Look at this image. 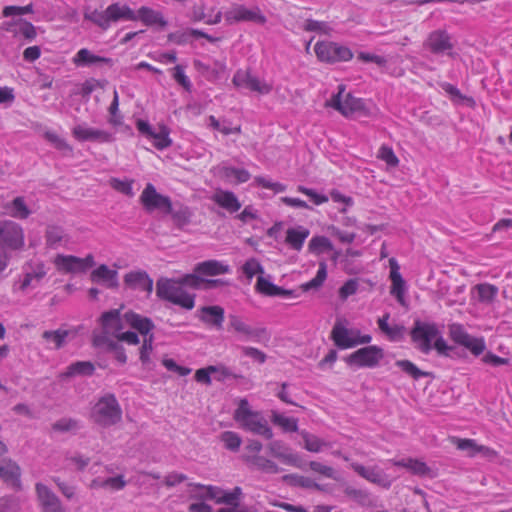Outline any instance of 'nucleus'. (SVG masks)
<instances>
[{"instance_id": "2eb2a0df", "label": "nucleus", "mask_w": 512, "mask_h": 512, "mask_svg": "<svg viewBox=\"0 0 512 512\" xmlns=\"http://www.w3.org/2000/svg\"><path fill=\"white\" fill-rule=\"evenodd\" d=\"M236 87L246 88L250 91L268 94L271 87L262 83L258 77L252 75L249 71L237 70L232 79Z\"/></svg>"}, {"instance_id": "680f3d73", "label": "nucleus", "mask_w": 512, "mask_h": 512, "mask_svg": "<svg viewBox=\"0 0 512 512\" xmlns=\"http://www.w3.org/2000/svg\"><path fill=\"white\" fill-rule=\"evenodd\" d=\"M278 285L263 276H259L256 283V291L265 296L274 297Z\"/></svg>"}, {"instance_id": "3c124183", "label": "nucleus", "mask_w": 512, "mask_h": 512, "mask_svg": "<svg viewBox=\"0 0 512 512\" xmlns=\"http://www.w3.org/2000/svg\"><path fill=\"white\" fill-rule=\"evenodd\" d=\"M308 250L311 253L320 254L323 251L333 250V244L326 236H314L308 244Z\"/></svg>"}, {"instance_id": "ea45409f", "label": "nucleus", "mask_w": 512, "mask_h": 512, "mask_svg": "<svg viewBox=\"0 0 512 512\" xmlns=\"http://www.w3.org/2000/svg\"><path fill=\"white\" fill-rule=\"evenodd\" d=\"M170 128L165 124L158 125V131L153 130L149 139H153V146L158 150H164L172 145Z\"/></svg>"}, {"instance_id": "7c9ffc66", "label": "nucleus", "mask_w": 512, "mask_h": 512, "mask_svg": "<svg viewBox=\"0 0 512 512\" xmlns=\"http://www.w3.org/2000/svg\"><path fill=\"white\" fill-rule=\"evenodd\" d=\"M309 234V229L301 225L288 228L286 231L285 243L293 250L300 251Z\"/></svg>"}, {"instance_id": "b1692460", "label": "nucleus", "mask_w": 512, "mask_h": 512, "mask_svg": "<svg viewBox=\"0 0 512 512\" xmlns=\"http://www.w3.org/2000/svg\"><path fill=\"white\" fill-rule=\"evenodd\" d=\"M91 281L104 284L107 288L117 289L119 287L117 270L110 269L106 264H101L90 274Z\"/></svg>"}, {"instance_id": "4468645a", "label": "nucleus", "mask_w": 512, "mask_h": 512, "mask_svg": "<svg viewBox=\"0 0 512 512\" xmlns=\"http://www.w3.org/2000/svg\"><path fill=\"white\" fill-rule=\"evenodd\" d=\"M35 489L42 512H66L59 497L48 486L37 483Z\"/></svg>"}, {"instance_id": "c756f323", "label": "nucleus", "mask_w": 512, "mask_h": 512, "mask_svg": "<svg viewBox=\"0 0 512 512\" xmlns=\"http://www.w3.org/2000/svg\"><path fill=\"white\" fill-rule=\"evenodd\" d=\"M193 65L195 69L210 82L219 80L226 70V65L220 61H215L214 67H211L200 60H194Z\"/></svg>"}, {"instance_id": "423d86ee", "label": "nucleus", "mask_w": 512, "mask_h": 512, "mask_svg": "<svg viewBox=\"0 0 512 512\" xmlns=\"http://www.w3.org/2000/svg\"><path fill=\"white\" fill-rule=\"evenodd\" d=\"M449 336L456 344L468 349L475 357L480 356L486 350L484 338L472 336L461 324H451Z\"/></svg>"}, {"instance_id": "6e6d98bb", "label": "nucleus", "mask_w": 512, "mask_h": 512, "mask_svg": "<svg viewBox=\"0 0 512 512\" xmlns=\"http://www.w3.org/2000/svg\"><path fill=\"white\" fill-rule=\"evenodd\" d=\"M44 138L59 151L70 154L73 152L72 146L55 132L46 131L44 133Z\"/></svg>"}, {"instance_id": "09e8293b", "label": "nucleus", "mask_w": 512, "mask_h": 512, "mask_svg": "<svg viewBox=\"0 0 512 512\" xmlns=\"http://www.w3.org/2000/svg\"><path fill=\"white\" fill-rule=\"evenodd\" d=\"M65 237L64 229L58 225H48L45 231L46 245L56 248Z\"/></svg>"}, {"instance_id": "39448f33", "label": "nucleus", "mask_w": 512, "mask_h": 512, "mask_svg": "<svg viewBox=\"0 0 512 512\" xmlns=\"http://www.w3.org/2000/svg\"><path fill=\"white\" fill-rule=\"evenodd\" d=\"M440 334L435 323L424 322L419 319L414 321V325L410 331L412 341L416 344L417 349L422 353L428 354L433 349L432 342Z\"/></svg>"}, {"instance_id": "37998d69", "label": "nucleus", "mask_w": 512, "mask_h": 512, "mask_svg": "<svg viewBox=\"0 0 512 512\" xmlns=\"http://www.w3.org/2000/svg\"><path fill=\"white\" fill-rule=\"evenodd\" d=\"M395 365L414 380H419L422 377H430L433 375L432 372H427L419 369L410 360H397L395 362Z\"/></svg>"}, {"instance_id": "de8ad7c7", "label": "nucleus", "mask_w": 512, "mask_h": 512, "mask_svg": "<svg viewBox=\"0 0 512 512\" xmlns=\"http://www.w3.org/2000/svg\"><path fill=\"white\" fill-rule=\"evenodd\" d=\"M271 421L274 425L280 426L284 432H296L298 420L293 417H286L277 411H272Z\"/></svg>"}, {"instance_id": "a18cd8bd", "label": "nucleus", "mask_w": 512, "mask_h": 512, "mask_svg": "<svg viewBox=\"0 0 512 512\" xmlns=\"http://www.w3.org/2000/svg\"><path fill=\"white\" fill-rule=\"evenodd\" d=\"M69 335L70 331L65 329L46 330L42 333V338L47 342H52L54 344V349L59 350L64 347Z\"/></svg>"}, {"instance_id": "f03ea898", "label": "nucleus", "mask_w": 512, "mask_h": 512, "mask_svg": "<svg viewBox=\"0 0 512 512\" xmlns=\"http://www.w3.org/2000/svg\"><path fill=\"white\" fill-rule=\"evenodd\" d=\"M91 417L102 427L118 424L122 420V408L116 396L113 393H107L100 397L92 409Z\"/></svg>"}, {"instance_id": "052dcab7", "label": "nucleus", "mask_w": 512, "mask_h": 512, "mask_svg": "<svg viewBox=\"0 0 512 512\" xmlns=\"http://www.w3.org/2000/svg\"><path fill=\"white\" fill-rule=\"evenodd\" d=\"M308 465L309 468L315 472L319 473L327 478L338 480L336 476V471L333 467L324 465L318 461H310L308 463L305 462V466Z\"/></svg>"}, {"instance_id": "69168bd1", "label": "nucleus", "mask_w": 512, "mask_h": 512, "mask_svg": "<svg viewBox=\"0 0 512 512\" xmlns=\"http://www.w3.org/2000/svg\"><path fill=\"white\" fill-rule=\"evenodd\" d=\"M180 284L185 289V287H190L193 289H201L205 278H202L199 274H186L182 277L178 278Z\"/></svg>"}, {"instance_id": "f704fd0d", "label": "nucleus", "mask_w": 512, "mask_h": 512, "mask_svg": "<svg viewBox=\"0 0 512 512\" xmlns=\"http://www.w3.org/2000/svg\"><path fill=\"white\" fill-rule=\"evenodd\" d=\"M213 201L220 207L230 213L237 212L241 208V203L234 192L228 190H220L213 195Z\"/></svg>"}, {"instance_id": "c85d7f7f", "label": "nucleus", "mask_w": 512, "mask_h": 512, "mask_svg": "<svg viewBox=\"0 0 512 512\" xmlns=\"http://www.w3.org/2000/svg\"><path fill=\"white\" fill-rule=\"evenodd\" d=\"M5 24L7 31L14 33L15 36H22L27 41H32L37 36L35 26L27 20L19 19Z\"/></svg>"}, {"instance_id": "393cba45", "label": "nucleus", "mask_w": 512, "mask_h": 512, "mask_svg": "<svg viewBox=\"0 0 512 512\" xmlns=\"http://www.w3.org/2000/svg\"><path fill=\"white\" fill-rule=\"evenodd\" d=\"M73 63L77 67H91L100 64L112 67L114 65V60L109 57L95 55L89 49L82 48L75 54Z\"/></svg>"}, {"instance_id": "774afa93", "label": "nucleus", "mask_w": 512, "mask_h": 512, "mask_svg": "<svg viewBox=\"0 0 512 512\" xmlns=\"http://www.w3.org/2000/svg\"><path fill=\"white\" fill-rule=\"evenodd\" d=\"M174 80L181 85L187 92L192 90V83L188 76L185 74L184 67L182 65H176L173 69Z\"/></svg>"}, {"instance_id": "4d7b16f0", "label": "nucleus", "mask_w": 512, "mask_h": 512, "mask_svg": "<svg viewBox=\"0 0 512 512\" xmlns=\"http://www.w3.org/2000/svg\"><path fill=\"white\" fill-rule=\"evenodd\" d=\"M44 138L59 151L70 154L73 152L72 146L55 132L46 131L44 133Z\"/></svg>"}, {"instance_id": "8fccbe9b", "label": "nucleus", "mask_w": 512, "mask_h": 512, "mask_svg": "<svg viewBox=\"0 0 512 512\" xmlns=\"http://www.w3.org/2000/svg\"><path fill=\"white\" fill-rule=\"evenodd\" d=\"M222 175L227 180L235 179L236 183H245L251 178V174L248 170L231 166L223 167Z\"/></svg>"}, {"instance_id": "6ab92c4d", "label": "nucleus", "mask_w": 512, "mask_h": 512, "mask_svg": "<svg viewBox=\"0 0 512 512\" xmlns=\"http://www.w3.org/2000/svg\"><path fill=\"white\" fill-rule=\"evenodd\" d=\"M389 265L392 282L390 293L396 297L401 305H405L406 282L400 273V266L395 258L389 259Z\"/></svg>"}, {"instance_id": "0eeeda50", "label": "nucleus", "mask_w": 512, "mask_h": 512, "mask_svg": "<svg viewBox=\"0 0 512 512\" xmlns=\"http://www.w3.org/2000/svg\"><path fill=\"white\" fill-rule=\"evenodd\" d=\"M140 202L144 209L149 213L159 211L163 214H167V212L171 211L172 208V201L170 197L158 193L152 183L146 184L140 196Z\"/></svg>"}, {"instance_id": "aec40b11", "label": "nucleus", "mask_w": 512, "mask_h": 512, "mask_svg": "<svg viewBox=\"0 0 512 512\" xmlns=\"http://www.w3.org/2000/svg\"><path fill=\"white\" fill-rule=\"evenodd\" d=\"M2 482L14 491L22 489L21 468L11 459H2Z\"/></svg>"}, {"instance_id": "5fc2aeb1", "label": "nucleus", "mask_w": 512, "mask_h": 512, "mask_svg": "<svg viewBox=\"0 0 512 512\" xmlns=\"http://www.w3.org/2000/svg\"><path fill=\"white\" fill-rule=\"evenodd\" d=\"M441 88L451 97V100L457 103L466 102L469 106L474 104L472 97H467L461 93V91L453 84L444 82L441 84Z\"/></svg>"}, {"instance_id": "e2e57ef3", "label": "nucleus", "mask_w": 512, "mask_h": 512, "mask_svg": "<svg viewBox=\"0 0 512 512\" xmlns=\"http://www.w3.org/2000/svg\"><path fill=\"white\" fill-rule=\"evenodd\" d=\"M242 271L248 279H252L256 274L264 273V268L255 258L248 259L242 266Z\"/></svg>"}, {"instance_id": "9d476101", "label": "nucleus", "mask_w": 512, "mask_h": 512, "mask_svg": "<svg viewBox=\"0 0 512 512\" xmlns=\"http://www.w3.org/2000/svg\"><path fill=\"white\" fill-rule=\"evenodd\" d=\"M344 91V86H339V92L332 97V106L342 113L344 116H348L355 112H360L363 115H368L369 110L366 107L365 100L362 98H356L351 94H347L344 101L341 100V94Z\"/></svg>"}, {"instance_id": "a211bd4d", "label": "nucleus", "mask_w": 512, "mask_h": 512, "mask_svg": "<svg viewBox=\"0 0 512 512\" xmlns=\"http://www.w3.org/2000/svg\"><path fill=\"white\" fill-rule=\"evenodd\" d=\"M123 319L143 337L154 335L152 331L155 329V324L151 318L129 310L123 315Z\"/></svg>"}, {"instance_id": "0e129e2a", "label": "nucleus", "mask_w": 512, "mask_h": 512, "mask_svg": "<svg viewBox=\"0 0 512 512\" xmlns=\"http://www.w3.org/2000/svg\"><path fill=\"white\" fill-rule=\"evenodd\" d=\"M255 413L251 411L248 400L244 398L240 400L238 408L235 410L234 419L242 424Z\"/></svg>"}, {"instance_id": "dca6fc26", "label": "nucleus", "mask_w": 512, "mask_h": 512, "mask_svg": "<svg viewBox=\"0 0 512 512\" xmlns=\"http://www.w3.org/2000/svg\"><path fill=\"white\" fill-rule=\"evenodd\" d=\"M268 448L271 455L275 458L280 459L288 465L305 470V461L298 454L289 452V448L286 447L282 441H272Z\"/></svg>"}, {"instance_id": "72a5a7b5", "label": "nucleus", "mask_w": 512, "mask_h": 512, "mask_svg": "<svg viewBox=\"0 0 512 512\" xmlns=\"http://www.w3.org/2000/svg\"><path fill=\"white\" fill-rule=\"evenodd\" d=\"M242 426L258 435L265 437L270 440L273 437L272 429L267 425V422L259 417V414L256 412L251 418H248L242 423Z\"/></svg>"}, {"instance_id": "c9c22d12", "label": "nucleus", "mask_w": 512, "mask_h": 512, "mask_svg": "<svg viewBox=\"0 0 512 512\" xmlns=\"http://www.w3.org/2000/svg\"><path fill=\"white\" fill-rule=\"evenodd\" d=\"M167 214L171 215L174 224L178 228L189 225L193 216L190 207L179 202L176 204L172 203L171 211L167 212Z\"/></svg>"}, {"instance_id": "5701e85b", "label": "nucleus", "mask_w": 512, "mask_h": 512, "mask_svg": "<svg viewBox=\"0 0 512 512\" xmlns=\"http://www.w3.org/2000/svg\"><path fill=\"white\" fill-rule=\"evenodd\" d=\"M353 469L358 475L371 483L386 489L391 486V481L388 479L387 475L377 467H365L361 464H354Z\"/></svg>"}, {"instance_id": "6e6552de", "label": "nucleus", "mask_w": 512, "mask_h": 512, "mask_svg": "<svg viewBox=\"0 0 512 512\" xmlns=\"http://www.w3.org/2000/svg\"><path fill=\"white\" fill-rule=\"evenodd\" d=\"M425 49L434 55H452L454 43L452 36L445 29L430 32L423 43Z\"/></svg>"}, {"instance_id": "4c0bfd02", "label": "nucleus", "mask_w": 512, "mask_h": 512, "mask_svg": "<svg viewBox=\"0 0 512 512\" xmlns=\"http://www.w3.org/2000/svg\"><path fill=\"white\" fill-rule=\"evenodd\" d=\"M392 464L397 467H403L408 469L412 474L417 476H427L431 472L430 467L423 461L405 458L400 460H391Z\"/></svg>"}, {"instance_id": "9b49d317", "label": "nucleus", "mask_w": 512, "mask_h": 512, "mask_svg": "<svg viewBox=\"0 0 512 512\" xmlns=\"http://www.w3.org/2000/svg\"><path fill=\"white\" fill-rule=\"evenodd\" d=\"M225 19L229 24L238 22H253L263 25L267 22L266 16L258 7L248 9L244 5L233 6L225 13Z\"/></svg>"}, {"instance_id": "864d4df0", "label": "nucleus", "mask_w": 512, "mask_h": 512, "mask_svg": "<svg viewBox=\"0 0 512 512\" xmlns=\"http://www.w3.org/2000/svg\"><path fill=\"white\" fill-rule=\"evenodd\" d=\"M303 441H304V448L309 452H315L318 453L322 450L324 446H327L328 444L320 439L319 437L310 434L306 431L301 432Z\"/></svg>"}, {"instance_id": "79ce46f5", "label": "nucleus", "mask_w": 512, "mask_h": 512, "mask_svg": "<svg viewBox=\"0 0 512 512\" xmlns=\"http://www.w3.org/2000/svg\"><path fill=\"white\" fill-rule=\"evenodd\" d=\"M327 278V264L325 261L319 262V268L316 276L310 281L303 283L300 285V288L303 292H308L310 290H318L322 287L323 283Z\"/></svg>"}, {"instance_id": "cd10ccee", "label": "nucleus", "mask_w": 512, "mask_h": 512, "mask_svg": "<svg viewBox=\"0 0 512 512\" xmlns=\"http://www.w3.org/2000/svg\"><path fill=\"white\" fill-rule=\"evenodd\" d=\"M105 16L109 26L111 22L120 20L136 21V13L128 5H121L119 2L109 5L105 10Z\"/></svg>"}, {"instance_id": "f257e3e1", "label": "nucleus", "mask_w": 512, "mask_h": 512, "mask_svg": "<svg viewBox=\"0 0 512 512\" xmlns=\"http://www.w3.org/2000/svg\"><path fill=\"white\" fill-rule=\"evenodd\" d=\"M156 295L160 300L168 301L188 311L195 307L196 294L188 293L178 278L160 277L156 282Z\"/></svg>"}, {"instance_id": "412c9836", "label": "nucleus", "mask_w": 512, "mask_h": 512, "mask_svg": "<svg viewBox=\"0 0 512 512\" xmlns=\"http://www.w3.org/2000/svg\"><path fill=\"white\" fill-rule=\"evenodd\" d=\"M356 333L357 335L360 334L359 330L352 331L349 330L347 327L342 325L341 323H336L333 326V329L331 331L330 338L334 342V345L339 349H349L356 347V342L354 341L355 337L351 336V334Z\"/></svg>"}, {"instance_id": "f8f14e48", "label": "nucleus", "mask_w": 512, "mask_h": 512, "mask_svg": "<svg viewBox=\"0 0 512 512\" xmlns=\"http://www.w3.org/2000/svg\"><path fill=\"white\" fill-rule=\"evenodd\" d=\"M24 246V231L12 220H2V249L20 250Z\"/></svg>"}, {"instance_id": "a878e982", "label": "nucleus", "mask_w": 512, "mask_h": 512, "mask_svg": "<svg viewBox=\"0 0 512 512\" xmlns=\"http://www.w3.org/2000/svg\"><path fill=\"white\" fill-rule=\"evenodd\" d=\"M100 323L104 334H112L114 337L123 330V323L119 309H111L102 313Z\"/></svg>"}, {"instance_id": "473e14b6", "label": "nucleus", "mask_w": 512, "mask_h": 512, "mask_svg": "<svg viewBox=\"0 0 512 512\" xmlns=\"http://www.w3.org/2000/svg\"><path fill=\"white\" fill-rule=\"evenodd\" d=\"M55 265L64 273H84L82 261L74 255H57Z\"/></svg>"}, {"instance_id": "a19ab883", "label": "nucleus", "mask_w": 512, "mask_h": 512, "mask_svg": "<svg viewBox=\"0 0 512 512\" xmlns=\"http://www.w3.org/2000/svg\"><path fill=\"white\" fill-rule=\"evenodd\" d=\"M245 461L253 464L257 469L266 473L276 474L281 471V468L275 462L263 456H247Z\"/></svg>"}, {"instance_id": "f3484780", "label": "nucleus", "mask_w": 512, "mask_h": 512, "mask_svg": "<svg viewBox=\"0 0 512 512\" xmlns=\"http://www.w3.org/2000/svg\"><path fill=\"white\" fill-rule=\"evenodd\" d=\"M124 285L129 289L150 294L153 290V279L144 270L130 271L124 275Z\"/></svg>"}, {"instance_id": "20e7f679", "label": "nucleus", "mask_w": 512, "mask_h": 512, "mask_svg": "<svg viewBox=\"0 0 512 512\" xmlns=\"http://www.w3.org/2000/svg\"><path fill=\"white\" fill-rule=\"evenodd\" d=\"M384 357V350L377 345L362 347L344 358L352 368H375Z\"/></svg>"}, {"instance_id": "49530a36", "label": "nucleus", "mask_w": 512, "mask_h": 512, "mask_svg": "<svg viewBox=\"0 0 512 512\" xmlns=\"http://www.w3.org/2000/svg\"><path fill=\"white\" fill-rule=\"evenodd\" d=\"M189 486L194 487L196 489L203 490L202 493L196 495V498L200 500H214L218 504V500L220 498L223 489L218 486L213 485H204L201 483H190Z\"/></svg>"}, {"instance_id": "1a4fd4ad", "label": "nucleus", "mask_w": 512, "mask_h": 512, "mask_svg": "<svg viewBox=\"0 0 512 512\" xmlns=\"http://www.w3.org/2000/svg\"><path fill=\"white\" fill-rule=\"evenodd\" d=\"M229 324L228 329L233 330L239 334L244 340H253L256 342L267 341L270 338L269 333L265 327L253 328L246 324L241 317L235 314L228 316Z\"/></svg>"}, {"instance_id": "ddd939ff", "label": "nucleus", "mask_w": 512, "mask_h": 512, "mask_svg": "<svg viewBox=\"0 0 512 512\" xmlns=\"http://www.w3.org/2000/svg\"><path fill=\"white\" fill-rule=\"evenodd\" d=\"M72 136L79 142L91 141L98 143H112L115 141L113 133L88 127L85 124L74 126L72 129Z\"/></svg>"}, {"instance_id": "13d9d810", "label": "nucleus", "mask_w": 512, "mask_h": 512, "mask_svg": "<svg viewBox=\"0 0 512 512\" xmlns=\"http://www.w3.org/2000/svg\"><path fill=\"white\" fill-rule=\"evenodd\" d=\"M242 494V489L239 486L234 487L229 492L223 490L218 500V504H225L230 507L238 506Z\"/></svg>"}, {"instance_id": "2f4dec72", "label": "nucleus", "mask_w": 512, "mask_h": 512, "mask_svg": "<svg viewBox=\"0 0 512 512\" xmlns=\"http://www.w3.org/2000/svg\"><path fill=\"white\" fill-rule=\"evenodd\" d=\"M136 20H140L146 26L159 25L166 27L168 22L160 11L153 10L150 7L142 6L136 13Z\"/></svg>"}, {"instance_id": "bb28decb", "label": "nucleus", "mask_w": 512, "mask_h": 512, "mask_svg": "<svg viewBox=\"0 0 512 512\" xmlns=\"http://www.w3.org/2000/svg\"><path fill=\"white\" fill-rule=\"evenodd\" d=\"M32 211L27 206L23 196H17L12 201L2 205V214L12 218L24 220L31 215Z\"/></svg>"}, {"instance_id": "7ed1b4c3", "label": "nucleus", "mask_w": 512, "mask_h": 512, "mask_svg": "<svg viewBox=\"0 0 512 512\" xmlns=\"http://www.w3.org/2000/svg\"><path fill=\"white\" fill-rule=\"evenodd\" d=\"M317 59L327 64L346 62L353 58L352 50L333 41H318L314 46Z\"/></svg>"}, {"instance_id": "603ef678", "label": "nucleus", "mask_w": 512, "mask_h": 512, "mask_svg": "<svg viewBox=\"0 0 512 512\" xmlns=\"http://www.w3.org/2000/svg\"><path fill=\"white\" fill-rule=\"evenodd\" d=\"M80 428H81L80 422L73 418L63 417L52 424V430L56 431V432H61V433H66V432L75 433Z\"/></svg>"}, {"instance_id": "58836bf2", "label": "nucleus", "mask_w": 512, "mask_h": 512, "mask_svg": "<svg viewBox=\"0 0 512 512\" xmlns=\"http://www.w3.org/2000/svg\"><path fill=\"white\" fill-rule=\"evenodd\" d=\"M95 372V366L91 361H76L67 366L62 373L63 378L74 376H92Z\"/></svg>"}, {"instance_id": "338daca9", "label": "nucleus", "mask_w": 512, "mask_h": 512, "mask_svg": "<svg viewBox=\"0 0 512 512\" xmlns=\"http://www.w3.org/2000/svg\"><path fill=\"white\" fill-rule=\"evenodd\" d=\"M303 29L308 32H317L320 34H329L331 31V27L326 22L313 19H307Z\"/></svg>"}, {"instance_id": "e433bc0d", "label": "nucleus", "mask_w": 512, "mask_h": 512, "mask_svg": "<svg viewBox=\"0 0 512 512\" xmlns=\"http://www.w3.org/2000/svg\"><path fill=\"white\" fill-rule=\"evenodd\" d=\"M230 270L228 265L223 264L217 260H207L198 263L195 266L194 272L199 275L215 276L228 273Z\"/></svg>"}, {"instance_id": "bf43d9fd", "label": "nucleus", "mask_w": 512, "mask_h": 512, "mask_svg": "<svg viewBox=\"0 0 512 512\" xmlns=\"http://www.w3.org/2000/svg\"><path fill=\"white\" fill-rule=\"evenodd\" d=\"M344 493L347 497L354 500L360 505H367L370 503V493L363 489H357L352 486H346Z\"/></svg>"}, {"instance_id": "c03bdc74", "label": "nucleus", "mask_w": 512, "mask_h": 512, "mask_svg": "<svg viewBox=\"0 0 512 512\" xmlns=\"http://www.w3.org/2000/svg\"><path fill=\"white\" fill-rule=\"evenodd\" d=\"M474 289L478 293V301L480 303L491 304L498 294V287L489 283L477 284Z\"/></svg>"}, {"instance_id": "4be33fe9", "label": "nucleus", "mask_w": 512, "mask_h": 512, "mask_svg": "<svg viewBox=\"0 0 512 512\" xmlns=\"http://www.w3.org/2000/svg\"><path fill=\"white\" fill-rule=\"evenodd\" d=\"M199 311L201 313L199 316L201 322L217 330L223 328L225 319V310L223 307L219 305L203 306Z\"/></svg>"}]
</instances>
